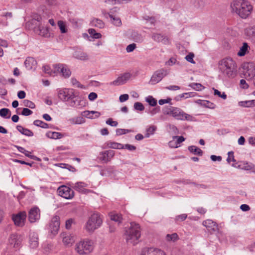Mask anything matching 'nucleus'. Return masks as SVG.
Listing matches in <instances>:
<instances>
[{
  "label": "nucleus",
  "mask_w": 255,
  "mask_h": 255,
  "mask_svg": "<svg viewBox=\"0 0 255 255\" xmlns=\"http://www.w3.org/2000/svg\"><path fill=\"white\" fill-rule=\"evenodd\" d=\"M57 192L59 196L66 199H71L74 196V191L65 185L60 186L57 189Z\"/></svg>",
  "instance_id": "9d476101"
},
{
  "label": "nucleus",
  "mask_w": 255,
  "mask_h": 255,
  "mask_svg": "<svg viewBox=\"0 0 255 255\" xmlns=\"http://www.w3.org/2000/svg\"><path fill=\"white\" fill-rule=\"evenodd\" d=\"M92 26L97 27L99 28H103L105 27V23L104 22L98 18H93L91 21Z\"/></svg>",
  "instance_id": "c9c22d12"
},
{
  "label": "nucleus",
  "mask_w": 255,
  "mask_h": 255,
  "mask_svg": "<svg viewBox=\"0 0 255 255\" xmlns=\"http://www.w3.org/2000/svg\"><path fill=\"white\" fill-rule=\"evenodd\" d=\"M103 223L102 216L98 213H93L85 223L84 229L90 234L93 233L100 228Z\"/></svg>",
  "instance_id": "39448f33"
},
{
  "label": "nucleus",
  "mask_w": 255,
  "mask_h": 255,
  "mask_svg": "<svg viewBox=\"0 0 255 255\" xmlns=\"http://www.w3.org/2000/svg\"><path fill=\"white\" fill-rule=\"evenodd\" d=\"M165 239L167 242H174L177 241L179 238L176 233H173L172 234H167L165 237Z\"/></svg>",
  "instance_id": "37998d69"
},
{
  "label": "nucleus",
  "mask_w": 255,
  "mask_h": 255,
  "mask_svg": "<svg viewBox=\"0 0 255 255\" xmlns=\"http://www.w3.org/2000/svg\"><path fill=\"white\" fill-rule=\"evenodd\" d=\"M191 87L193 89L197 91H201L204 88L201 84L195 83L192 84Z\"/></svg>",
  "instance_id": "774afa93"
},
{
  "label": "nucleus",
  "mask_w": 255,
  "mask_h": 255,
  "mask_svg": "<svg viewBox=\"0 0 255 255\" xmlns=\"http://www.w3.org/2000/svg\"><path fill=\"white\" fill-rule=\"evenodd\" d=\"M60 228V218L58 216H54L49 223L48 227L49 232L53 236L57 235Z\"/></svg>",
  "instance_id": "6e6552de"
},
{
  "label": "nucleus",
  "mask_w": 255,
  "mask_h": 255,
  "mask_svg": "<svg viewBox=\"0 0 255 255\" xmlns=\"http://www.w3.org/2000/svg\"><path fill=\"white\" fill-rule=\"evenodd\" d=\"M243 69V74L247 80H252L255 77V67L252 64H244Z\"/></svg>",
  "instance_id": "1a4fd4ad"
},
{
  "label": "nucleus",
  "mask_w": 255,
  "mask_h": 255,
  "mask_svg": "<svg viewBox=\"0 0 255 255\" xmlns=\"http://www.w3.org/2000/svg\"><path fill=\"white\" fill-rule=\"evenodd\" d=\"M239 106L246 108L252 107L251 100L240 101L238 103Z\"/></svg>",
  "instance_id": "864d4df0"
},
{
  "label": "nucleus",
  "mask_w": 255,
  "mask_h": 255,
  "mask_svg": "<svg viewBox=\"0 0 255 255\" xmlns=\"http://www.w3.org/2000/svg\"><path fill=\"white\" fill-rule=\"evenodd\" d=\"M232 13L238 15L242 19H247L252 14L253 6L248 0H233L230 3Z\"/></svg>",
  "instance_id": "f257e3e1"
},
{
  "label": "nucleus",
  "mask_w": 255,
  "mask_h": 255,
  "mask_svg": "<svg viewBox=\"0 0 255 255\" xmlns=\"http://www.w3.org/2000/svg\"><path fill=\"white\" fill-rule=\"evenodd\" d=\"M173 139H176L175 142L179 147L180 146V143L185 140V138L183 136H173Z\"/></svg>",
  "instance_id": "5fc2aeb1"
},
{
  "label": "nucleus",
  "mask_w": 255,
  "mask_h": 255,
  "mask_svg": "<svg viewBox=\"0 0 255 255\" xmlns=\"http://www.w3.org/2000/svg\"><path fill=\"white\" fill-rule=\"evenodd\" d=\"M115 151L112 150L102 151L99 153V159L103 163L110 161L115 155Z\"/></svg>",
  "instance_id": "f3484780"
},
{
  "label": "nucleus",
  "mask_w": 255,
  "mask_h": 255,
  "mask_svg": "<svg viewBox=\"0 0 255 255\" xmlns=\"http://www.w3.org/2000/svg\"><path fill=\"white\" fill-rule=\"evenodd\" d=\"M115 9H112L111 11L109 13V16L111 18V22L116 26H120L122 25V21L121 19L117 16L113 14V11L115 10Z\"/></svg>",
  "instance_id": "bb28decb"
},
{
  "label": "nucleus",
  "mask_w": 255,
  "mask_h": 255,
  "mask_svg": "<svg viewBox=\"0 0 255 255\" xmlns=\"http://www.w3.org/2000/svg\"><path fill=\"white\" fill-rule=\"evenodd\" d=\"M219 69L224 77L230 79L235 78L237 75V65L232 58L228 57L221 60Z\"/></svg>",
  "instance_id": "f03ea898"
},
{
  "label": "nucleus",
  "mask_w": 255,
  "mask_h": 255,
  "mask_svg": "<svg viewBox=\"0 0 255 255\" xmlns=\"http://www.w3.org/2000/svg\"><path fill=\"white\" fill-rule=\"evenodd\" d=\"M94 247V242L93 240L84 239L75 244V251L79 255H87L93 251Z\"/></svg>",
  "instance_id": "423d86ee"
},
{
  "label": "nucleus",
  "mask_w": 255,
  "mask_h": 255,
  "mask_svg": "<svg viewBox=\"0 0 255 255\" xmlns=\"http://www.w3.org/2000/svg\"><path fill=\"white\" fill-rule=\"evenodd\" d=\"M75 223V220L73 219H69L67 220L65 222V228L67 230H70L71 229L73 224Z\"/></svg>",
  "instance_id": "4d7b16f0"
},
{
  "label": "nucleus",
  "mask_w": 255,
  "mask_h": 255,
  "mask_svg": "<svg viewBox=\"0 0 255 255\" xmlns=\"http://www.w3.org/2000/svg\"><path fill=\"white\" fill-rule=\"evenodd\" d=\"M70 123L73 125H80L85 122L84 118L81 116L76 117L69 119Z\"/></svg>",
  "instance_id": "f704fd0d"
},
{
  "label": "nucleus",
  "mask_w": 255,
  "mask_h": 255,
  "mask_svg": "<svg viewBox=\"0 0 255 255\" xmlns=\"http://www.w3.org/2000/svg\"><path fill=\"white\" fill-rule=\"evenodd\" d=\"M131 0H106V2L113 4L126 3Z\"/></svg>",
  "instance_id": "09e8293b"
},
{
  "label": "nucleus",
  "mask_w": 255,
  "mask_h": 255,
  "mask_svg": "<svg viewBox=\"0 0 255 255\" xmlns=\"http://www.w3.org/2000/svg\"><path fill=\"white\" fill-rule=\"evenodd\" d=\"M106 144L107 147L110 148L121 149H123L124 147L123 144L114 141H109L106 142Z\"/></svg>",
  "instance_id": "2f4dec72"
},
{
  "label": "nucleus",
  "mask_w": 255,
  "mask_h": 255,
  "mask_svg": "<svg viewBox=\"0 0 255 255\" xmlns=\"http://www.w3.org/2000/svg\"><path fill=\"white\" fill-rule=\"evenodd\" d=\"M169 132L173 134H177L179 133V130L177 128L173 125L168 126Z\"/></svg>",
  "instance_id": "603ef678"
},
{
  "label": "nucleus",
  "mask_w": 255,
  "mask_h": 255,
  "mask_svg": "<svg viewBox=\"0 0 255 255\" xmlns=\"http://www.w3.org/2000/svg\"><path fill=\"white\" fill-rule=\"evenodd\" d=\"M16 129L18 130L19 132H20L21 134L25 135L27 136H32L33 135V133L30 130L25 128L22 127L21 126L18 125L16 126Z\"/></svg>",
  "instance_id": "7c9ffc66"
},
{
  "label": "nucleus",
  "mask_w": 255,
  "mask_h": 255,
  "mask_svg": "<svg viewBox=\"0 0 255 255\" xmlns=\"http://www.w3.org/2000/svg\"><path fill=\"white\" fill-rule=\"evenodd\" d=\"M245 32L255 43V25L246 28Z\"/></svg>",
  "instance_id": "c756f323"
},
{
  "label": "nucleus",
  "mask_w": 255,
  "mask_h": 255,
  "mask_svg": "<svg viewBox=\"0 0 255 255\" xmlns=\"http://www.w3.org/2000/svg\"><path fill=\"white\" fill-rule=\"evenodd\" d=\"M196 103L202 107L214 109L216 108V105L213 103L207 100H197Z\"/></svg>",
  "instance_id": "c85d7f7f"
},
{
  "label": "nucleus",
  "mask_w": 255,
  "mask_h": 255,
  "mask_svg": "<svg viewBox=\"0 0 255 255\" xmlns=\"http://www.w3.org/2000/svg\"><path fill=\"white\" fill-rule=\"evenodd\" d=\"M88 186V184L83 182H78L73 186V188L79 192L87 194L90 192L89 190L86 188Z\"/></svg>",
  "instance_id": "4be33fe9"
},
{
  "label": "nucleus",
  "mask_w": 255,
  "mask_h": 255,
  "mask_svg": "<svg viewBox=\"0 0 255 255\" xmlns=\"http://www.w3.org/2000/svg\"><path fill=\"white\" fill-rule=\"evenodd\" d=\"M141 237V229L138 224L131 223L129 228L125 233V238L128 244L133 245L137 244Z\"/></svg>",
  "instance_id": "20e7f679"
},
{
  "label": "nucleus",
  "mask_w": 255,
  "mask_h": 255,
  "mask_svg": "<svg viewBox=\"0 0 255 255\" xmlns=\"http://www.w3.org/2000/svg\"><path fill=\"white\" fill-rule=\"evenodd\" d=\"M134 108L135 110L139 111H142L144 109V106L140 102H135L134 104Z\"/></svg>",
  "instance_id": "052dcab7"
},
{
  "label": "nucleus",
  "mask_w": 255,
  "mask_h": 255,
  "mask_svg": "<svg viewBox=\"0 0 255 255\" xmlns=\"http://www.w3.org/2000/svg\"><path fill=\"white\" fill-rule=\"evenodd\" d=\"M25 66L27 70H34L37 65L36 61L32 57H28L24 62Z\"/></svg>",
  "instance_id": "393cba45"
},
{
  "label": "nucleus",
  "mask_w": 255,
  "mask_h": 255,
  "mask_svg": "<svg viewBox=\"0 0 255 255\" xmlns=\"http://www.w3.org/2000/svg\"><path fill=\"white\" fill-rule=\"evenodd\" d=\"M168 74L166 70L162 69L154 73L151 77L150 83L154 85L159 82L161 80Z\"/></svg>",
  "instance_id": "f8f14e48"
},
{
  "label": "nucleus",
  "mask_w": 255,
  "mask_h": 255,
  "mask_svg": "<svg viewBox=\"0 0 255 255\" xmlns=\"http://www.w3.org/2000/svg\"><path fill=\"white\" fill-rule=\"evenodd\" d=\"M106 124L111 126V127H116L118 126V123L117 121H114L112 118L108 119L106 122Z\"/></svg>",
  "instance_id": "0e129e2a"
},
{
  "label": "nucleus",
  "mask_w": 255,
  "mask_h": 255,
  "mask_svg": "<svg viewBox=\"0 0 255 255\" xmlns=\"http://www.w3.org/2000/svg\"><path fill=\"white\" fill-rule=\"evenodd\" d=\"M18 151L23 153L26 156L30 158L31 159H35L36 157L34 155H31V152L28 150H26L24 148L21 146H16Z\"/></svg>",
  "instance_id": "4c0bfd02"
},
{
  "label": "nucleus",
  "mask_w": 255,
  "mask_h": 255,
  "mask_svg": "<svg viewBox=\"0 0 255 255\" xmlns=\"http://www.w3.org/2000/svg\"><path fill=\"white\" fill-rule=\"evenodd\" d=\"M57 25L62 34L66 33L68 32V28L65 22L62 20H59L57 22Z\"/></svg>",
  "instance_id": "58836bf2"
},
{
  "label": "nucleus",
  "mask_w": 255,
  "mask_h": 255,
  "mask_svg": "<svg viewBox=\"0 0 255 255\" xmlns=\"http://www.w3.org/2000/svg\"><path fill=\"white\" fill-rule=\"evenodd\" d=\"M131 74L129 72L125 73L119 76L115 80L111 83V85L119 86L125 84L131 78Z\"/></svg>",
  "instance_id": "dca6fc26"
},
{
  "label": "nucleus",
  "mask_w": 255,
  "mask_h": 255,
  "mask_svg": "<svg viewBox=\"0 0 255 255\" xmlns=\"http://www.w3.org/2000/svg\"><path fill=\"white\" fill-rule=\"evenodd\" d=\"M39 246V238L37 233L30 232L28 237V246L32 249H36Z\"/></svg>",
  "instance_id": "2eb2a0df"
},
{
  "label": "nucleus",
  "mask_w": 255,
  "mask_h": 255,
  "mask_svg": "<svg viewBox=\"0 0 255 255\" xmlns=\"http://www.w3.org/2000/svg\"><path fill=\"white\" fill-rule=\"evenodd\" d=\"M58 99L62 102H67L69 106L76 107L80 104L75 99L78 94V92L72 88H63L57 90Z\"/></svg>",
  "instance_id": "7ed1b4c3"
},
{
  "label": "nucleus",
  "mask_w": 255,
  "mask_h": 255,
  "mask_svg": "<svg viewBox=\"0 0 255 255\" xmlns=\"http://www.w3.org/2000/svg\"><path fill=\"white\" fill-rule=\"evenodd\" d=\"M10 111L8 109L2 108L0 110V116L2 117L8 119L10 117Z\"/></svg>",
  "instance_id": "c03bdc74"
},
{
  "label": "nucleus",
  "mask_w": 255,
  "mask_h": 255,
  "mask_svg": "<svg viewBox=\"0 0 255 255\" xmlns=\"http://www.w3.org/2000/svg\"><path fill=\"white\" fill-rule=\"evenodd\" d=\"M33 124L35 126L43 128H49L48 125L47 123H45L41 120H35L33 122Z\"/></svg>",
  "instance_id": "49530a36"
},
{
  "label": "nucleus",
  "mask_w": 255,
  "mask_h": 255,
  "mask_svg": "<svg viewBox=\"0 0 255 255\" xmlns=\"http://www.w3.org/2000/svg\"><path fill=\"white\" fill-rule=\"evenodd\" d=\"M194 57V55L192 53H190L188 55H186L185 57V59L190 62L191 63L194 64L195 62L194 61L193 58Z\"/></svg>",
  "instance_id": "69168bd1"
},
{
  "label": "nucleus",
  "mask_w": 255,
  "mask_h": 255,
  "mask_svg": "<svg viewBox=\"0 0 255 255\" xmlns=\"http://www.w3.org/2000/svg\"><path fill=\"white\" fill-rule=\"evenodd\" d=\"M145 101L151 106H155L157 104L156 100L151 96L146 97Z\"/></svg>",
  "instance_id": "3c124183"
},
{
  "label": "nucleus",
  "mask_w": 255,
  "mask_h": 255,
  "mask_svg": "<svg viewBox=\"0 0 255 255\" xmlns=\"http://www.w3.org/2000/svg\"><path fill=\"white\" fill-rule=\"evenodd\" d=\"M134 132V130L131 129H124V128H117L116 130V133L117 135H121L123 134H125L126 133Z\"/></svg>",
  "instance_id": "a18cd8bd"
},
{
  "label": "nucleus",
  "mask_w": 255,
  "mask_h": 255,
  "mask_svg": "<svg viewBox=\"0 0 255 255\" xmlns=\"http://www.w3.org/2000/svg\"><path fill=\"white\" fill-rule=\"evenodd\" d=\"M64 245L67 247H71L75 242V237L70 234L62 233L60 234Z\"/></svg>",
  "instance_id": "6ab92c4d"
},
{
  "label": "nucleus",
  "mask_w": 255,
  "mask_h": 255,
  "mask_svg": "<svg viewBox=\"0 0 255 255\" xmlns=\"http://www.w3.org/2000/svg\"><path fill=\"white\" fill-rule=\"evenodd\" d=\"M136 47V45L135 43H131L128 45L126 47V51L128 53L132 52Z\"/></svg>",
  "instance_id": "e2e57ef3"
},
{
  "label": "nucleus",
  "mask_w": 255,
  "mask_h": 255,
  "mask_svg": "<svg viewBox=\"0 0 255 255\" xmlns=\"http://www.w3.org/2000/svg\"><path fill=\"white\" fill-rule=\"evenodd\" d=\"M46 136L50 138L57 139L63 137V135L58 132L49 131L46 133Z\"/></svg>",
  "instance_id": "72a5a7b5"
},
{
  "label": "nucleus",
  "mask_w": 255,
  "mask_h": 255,
  "mask_svg": "<svg viewBox=\"0 0 255 255\" xmlns=\"http://www.w3.org/2000/svg\"><path fill=\"white\" fill-rule=\"evenodd\" d=\"M54 69L56 71V73H60L64 78H69L71 72L68 67L63 64H58L54 65Z\"/></svg>",
  "instance_id": "9b49d317"
},
{
  "label": "nucleus",
  "mask_w": 255,
  "mask_h": 255,
  "mask_svg": "<svg viewBox=\"0 0 255 255\" xmlns=\"http://www.w3.org/2000/svg\"><path fill=\"white\" fill-rule=\"evenodd\" d=\"M228 158L227 159V161L228 163H230L232 161H235V159L234 158V152L231 151H229L228 153Z\"/></svg>",
  "instance_id": "338daca9"
},
{
  "label": "nucleus",
  "mask_w": 255,
  "mask_h": 255,
  "mask_svg": "<svg viewBox=\"0 0 255 255\" xmlns=\"http://www.w3.org/2000/svg\"><path fill=\"white\" fill-rule=\"evenodd\" d=\"M214 91V95H217L218 97L221 98L222 99L225 100L227 99V95L225 94V92H223L221 93L219 90L215 89L214 88H213Z\"/></svg>",
  "instance_id": "13d9d810"
},
{
  "label": "nucleus",
  "mask_w": 255,
  "mask_h": 255,
  "mask_svg": "<svg viewBox=\"0 0 255 255\" xmlns=\"http://www.w3.org/2000/svg\"><path fill=\"white\" fill-rule=\"evenodd\" d=\"M33 28L35 32L40 36L45 37L50 36L49 28L42 26L41 24L38 25L37 27H34Z\"/></svg>",
  "instance_id": "412c9836"
},
{
  "label": "nucleus",
  "mask_w": 255,
  "mask_h": 255,
  "mask_svg": "<svg viewBox=\"0 0 255 255\" xmlns=\"http://www.w3.org/2000/svg\"><path fill=\"white\" fill-rule=\"evenodd\" d=\"M40 218V210L37 207L32 208L28 212V220L30 223H35Z\"/></svg>",
  "instance_id": "a211bd4d"
},
{
  "label": "nucleus",
  "mask_w": 255,
  "mask_h": 255,
  "mask_svg": "<svg viewBox=\"0 0 255 255\" xmlns=\"http://www.w3.org/2000/svg\"><path fill=\"white\" fill-rule=\"evenodd\" d=\"M172 109V112L171 113V116L177 120L181 121H193V117L189 115L179 108L173 107Z\"/></svg>",
  "instance_id": "0eeeda50"
},
{
  "label": "nucleus",
  "mask_w": 255,
  "mask_h": 255,
  "mask_svg": "<svg viewBox=\"0 0 255 255\" xmlns=\"http://www.w3.org/2000/svg\"><path fill=\"white\" fill-rule=\"evenodd\" d=\"M189 151L193 153L195 155H198L199 156H202L203 155V151L198 147L195 145H191L188 147Z\"/></svg>",
  "instance_id": "e433bc0d"
},
{
  "label": "nucleus",
  "mask_w": 255,
  "mask_h": 255,
  "mask_svg": "<svg viewBox=\"0 0 255 255\" xmlns=\"http://www.w3.org/2000/svg\"><path fill=\"white\" fill-rule=\"evenodd\" d=\"M156 129V127L154 126H150L146 129V133L145 136L146 137H149L151 135L154 134L155 131Z\"/></svg>",
  "instance_id": "de8ad7c7"
},
{
  "label": "nucleus",
  "mask_w": 255,
  "mask_h": 255,
  "mask_svg": "<svg viewBox=\"0 0 255 255\" xmlns=\"http://www.w3.org/2000/svg\"><path fill=\"white\" fill-rule=\"evenodd\" d=\"M43 71L50 76H54V74H55L56 72L54 70V71H53L49 66L48 65H44L42 67Z\"/></svg>",
  "instance_id": "8fccbe9b"
},
{
  "label": "nucleus",
  "mask_w": 255,
  "mask_h": 255,
  "mask_svg": "<svg viewBox=\"0 0 255 255\" xmlns=\"http://www.w3.org/2000/svg\"><path fill=\"white\" fill-rule=\"evenodd\" d=\"M71 82L72 85L78 88H83V86L81 85L80 82L75 78H72L71 79Z\"/></svg>",
  "instance_id": "680f3d73"
},
{
  "label": "nucleus",
  "mask_w": 255,
  "mask_h": 255,
  "mask_svg": "<svg viewBox=\"0 0 255 255\" xmlns=\"http://www.w3.org/2000/svg\"><path fill=\"white\" fill-rule=\"evenodd\" d=\"M88 31L90 36L94 39H99L102 37V34L100 33L97 32L94 29L90 28Z\"/></svg>",
  "instance_id": "a19ab883"
},
{
  "label": "nucleus",
  "mask_w": 255,
  "mask_h": 255,
  "mask_svg": "<svg viewBox=\"0 0 255 255\" xmlns=\"http://www.w3.org/2000/svg\"><path fill=\"white\" fill-rule=\"evenodd\" d=\"M23 103L25 107H28L30 109H34L35 107L34 103L28 100H24Z\"/></svg>",
  "instance_id": "6e6d98bb"
},
{
  "label": "nucleus",
  "mask_w": 255,
  "mask_h": 255,
  "mask_svg": "<svg viewBox=\"0 0 255 255\" xmlns=\"http://www.w3.org/2000/svg\"><path fill=\"white\" fill-rule=\"evenodd\" d=\"M73 57L76 59L82 61H86L89 59L88 54L86 52L80 49H77L73 53Z\"/></svg>",
  "instance_id": "b1692460"
},
{
  "label": "nucleus",
  "mask_w": 255,
  "mask_h": 255,
  "mask_svg": "<svg viewBox=\"0 0 255 255\" xmlns=\"http://www.w3.org/2000/svg\"><path fill=\"white\" fill-rule=\"evenodd\" d=\"M242 169L245 170H252L255 168V165L250 162H244L241 165Z\"/></svg>",
  "instance_id": "79ce46f5"
},
{
  "label": "nucleus",
  "mask_w": 255,
  "mask_h": 255,
  "mask_svg": "<svg viewBox=\"0 0 255 255\" xmlns=\"http://www.w3.org/2000/svg\"><path fill=\"white\" fill-rule=\"evenodd\" d=\"M26 213L25 212H20L16 214H13L12 219L16 226L22 227L25 224Z\"/></svg>",
  "instance_id": "ddd939ff"
},
{
  "label": "nucleus",
  "mask_w": 255,
  "mask_h": 255,
  "mask_svg": "<svg viewBox=\"0 0 255 255\" xmlns=\"http://www.w3.org/2000/svg\"><path fill=\"white\" fill-rule=\"evenodd\" d=\"M21 241L20 236L16 234H11L8 239L9 244L15 249H18L20 247Z\"/></svg>",
  "instance_id": "aec40b11"
},
{
  "label": "nucleus",
  "mask_w": 255,
  "mask_h": 255,
  "mask_svg": "<svg viewBox=\"0 0 255 255\" xmlns=\"http://www.w3.org/2000/svg\"><path fill=\"white\" fill-rule=\"evenodd\" d=\"M140 255H166L165 252L156 248L146 247L143 248Z\"/></svg>",
  "instance_id": "4468645a"
},
{
  "label": "nucleus",
  "mask_w": 255,
  "mask_h": 255,
  "mask_svg": "<svg viewBox=\"0 0 255 255\" xmlns=\"http://www.w3.org/2000/svg\"><path fill=\"white\" fill-rule=\"evenodd\" d=\"M83 116L91 119L99 118L101 116V113L98 111H85L82 112Z\"/></svg>",
  "instance_id": "a878e982"
},
{
  "label": "nucleus",
  "mask_w": 255,
  "mask_h": 255,
  "mask_svg": "<svg viewBox=\"0 0 255 255\" xmlns=\"http://www.w3.org/2000/svg\"><path fill=\"white\" fill-rule=\"evenodd\" d=\"M249 46L247 43L244 42L243 45L240 48L237 53L239 56L242 57L245 56L248 51Z\"/></svg>",
  "instance_id": "473e14b6"
},
{
  "label": "nucleus",
  "mask_w": 255,
  "mask_h": 255,
  "mask_svg": "<svg viewBox=\"0 0 255 255\" xmlns=\"http://www.w3.org/2000/svg\"><path fill=\"white\" fill-rule=\"evenodd\" d=\"M42 20V17L40 15L38 14L37 13H33L31 15V19L30 22L32 24H34V23L35 25H36V22H38V25L41 24V21Z\"/></svg>",
  "instance_id": "ea45409f"
},
{
  "label": "nucleus",
  "mask_w": 255,
  "mask_h": 255,
  "mask_svg": "<svg viewBox=\"0 0 255 255\" xmlns=\"http://www.w3.org/2000/svg\"><path fill=\"white\" fill-rule=\"evenodd\" d=\"M110 219L120 225L123 221V217L121 214L116 212H111L109 214Z\"/></svg>",
  "instance_id": "cd10ccee"
},
{
  "label": "nucleus",
  "mask_w": 255,
  "mask_h": 255,
  "mask_svg": "<svg viewBox=\"0 0 255 255\" xmlns=\"http://www.w3.org/2000/svg\"><path fill=\"white\" fill-rule=\"evenodd\" d=\"M203 225L210 232H214L218 229V225L211 220H206L203 222Z\"/></svg>",
  "instance_id": "5701e85b"
},
{
  "label": "nucleus",
  "mask_w": 255,
  "mask_h": 255,
  "mask_svg": "<svg viewBox=\"0 0 255 255\" xmlns=\"http://www.w3.org/2000/svg\"><path fill=\"white\" fill-rule=\"evenodd\" d=\"M152 38L155 41L161 42L163 39V36L160 34L155 33L152 36Z\"/></svg>",
  "instance_id": "bf43d9fd"
}]
</instances>
